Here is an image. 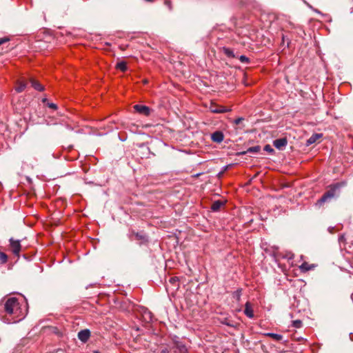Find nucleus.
Returning <instances> with one entry per match:
<instances>
[{
	"instance_id": "1",
	"label": "nucleus",
	"mask_w": 353,
	"mask_h": 353,
	"mask_svg": "<svg viewBox=\"0 0 353 353\" xmlns=\"http://www.w3.org/2000/svg\"><path fill=\"white\" fill-rule=\"evenodd\" d=\"M3 312L7 323H17L25 318L28 312V304L23 301H19L16 297H9L5 299Z\"/></svg>"
},
{
	"instance_id": "2",
	"label": "nucleus",
	"mask_w": 353,
	"mask_h": 353,
	"mask_svg": "<svg viewBox=\"0 0 353 353\" xmlns=\"http://www.w3.org/2000/svg\"><path fill=\"white\" fill-rule=\"evenodd\" d=\"M341 186L342 184L340 183H336L329 185L327 187L328 190L317 201V204L322 205L324 203L330 201L332 199L337 196L339 193V189Z\"/></svg>"
},
{
	"instance_id": "3",
	"label": "nucleus",
	"mask_w": 353,
	"mask_h": 353,
	"mask_svg": "<svg viewBox=\"0 0 353 353\" xmlns=\"http://www.w3.org/2000/svg\"><path fill=\"white\" fill-rule=\"evenodd\" d=\"M10 248L11 252L17 257H19L21 250V245L19 240H14L13 238L10 239Z\"/></svg>"
},
{
	"instance_id": "4",
	"label": "nucleus",
	"mask_w": 353,
	"mask_h": 353,
	"mask_svg": "<svg viewBox=\"0 0 353 353\" xmlns=\"http://www.w3.org/2000/svg\"><path fill=\"white\" fill-rule=\"evenodd\" d=\"M210 110L213 113H225L230 112L231 109L214 103H211Z\"/></svg>"
},
{
	"instance_id": "5",
	"label": "nucleus",
	"mask_w": 353,
	"mask_h": 353,
	"mask_svg": "<svg viewBox=\"0 0 353 353\" xmlns=\"http://www.w3.org/2000/svg\"><path fill=\"white\" fill-rule=\"evenodd\" d=\"M90 335V331L88 329H84L79 332L78 338L81 342L86 343L89 340Z\"/></svg>"
},
{
	"instance_id": "6",
	"label": "nucleus",
	"mask_w": 353,
	"mask_h": 353,
	"mask_svg": "<svg viewBox=\"0 0 353 353\" xmlns=\"http://www.w3.org/2000/svg\"><path fill=\"white\" fill-rule=\"evenodd\" d=\"M134 110L139 114L149 116L150 114V109L149 107L143 105H135L134 106Z\"/></svg>"
},
{
	"instance_id": "7",
	"label": "nucleus",
	"mask_w": 353,
	"mask_h": 353,
	"mask_svg": "<svg viewBox=\"0 0 353 353\" xmlns=\"http://www.w3.org/2000/svg\"><path fill=\"white\" fill-rule=\"evenodd\" d=\"M287 143L286 138L277 139L273 141L274 146L279 150H283L287 145Z\"/></svg>"
},
{
	"instance_id": "8",
	"label": "nucleus",
	"mask_w": 353,
	"mask_h": 353,
	"mask_svg": "<svg viewBox=\"0 0 353 353\" xmlns=\"http://www.w3.org/2000/svg\"><path fill=\"white\" fill-rule=\"evenodd\" d=\"M211 139L214 142L219 143L223 141L224 135L222 132L216 131L212 134Z\"/></svg>"
},
{
	"instance_id": "9",
	"label": "nucleus",
	"mask_w": 353,
	"mask_h": 353,
	"mask_svg": "<svg viewBox=\"0 0 353 353\" xmlns=\"http://www.w3.org/2000/svg\"><path fill=\"white\" fill-rule=\"evenodd\" d=\"M244 314L250 319H252L254 316L252 305L248 301L245 304Z\"/></svg>"
},
{
	"instance_id": "10",
	"label": "nucleus",
	"mask_w": 353,
	"mask_h": 353,
	"mask_svg": "<svg viewBox=\"0 0 353 353\" xmlns=\"http://www.w3.org/2000/svg\"><path fill=\"white\" fill-rule=\"evenodd\" d=\"M315 268L314 264H310L307 262H303L300 266L299 269L301 272H307L310 270H313Z\"/></svg>"
},
{
	"instance_id": "11",
	"label": "nucleus",
	"mask_w": 353,
	"mask_h": 353,
	"mask_svg": "<svg viewBox=\"0 0 353 353\" xmlns=\"http://www.w3.org/2000/svg\"><path fill=\"white\" fill-rule=\"evenodd\" d=\"M26 85L27 83L25 81L20 80L17 82L15 90L17 92H21L25 90Z\"/></svg>"
},
{
	"instance_id": "12",
	"label": "nucleus",
	"mask_w": 353,
	"mask_h": 353,
	"mask_svg": "<svg viewBox=\"0 0 353 353\" xmlns=\"http://www.w3.org/2000/svg\"><path fill=\"white\" fill-rule=\"evenodd\" d=\"M30 83H31L32 86L35 90H37L38 91H43L44 90V87L41 84H40L37 81H36L33 79H31Z\"/></svg>"
},
{
	"instance_id": "13",
	"label": "nucleus",
	"mask_w": 353,
	"mask_h": 353,
	"mask_svg": "<svg viewBox=\"0 0 353 353\" xmlns=\"http://www.w3.org/2000/svg\"><path fill=\"white\" fill-rule=\"evenodd\" d=\"M223 204L224 203L221 201H216L212 203L211 210L214 212L218 211Z\"/></svg>"
},
{
	"instance_id": "14",
	"label": "nucleus",
	"mask_w": 353,
	"mask_h": 353,
	"mask_svg": "<svg viewBox=\"0 0 353 353\" xmlns=\"http://www.w3.org/2000/svg\"><path fill=\"white\" fill-rule=\"evenodd\" d=\"M265 336L272 338V339L280 341L283 339V336L279 334H274V333H266L265 334Z\"/></svg>"
},
{
	"instance_id": "15",
	"label": "nucleus",
	"mask_w": 353,
	"mask_h": 353,
	"mask_svg": "<svg viewBox=\"0 0 353 353\" xmlns=\"http://www.w3.org/2000/svg\"><path fill=\"white\" fill-rule=\"evenodd\" d=\"M116 68L122 72H125L128 69L127 64L125 61H120L117 63Z\"/></svg>"
},
{
	"instance_id": "16",
	"label": "nucleus",
	"mask_w": 353,
	"mask_h": 353,
	"mask_svg": "<svg viewBox=\"0 0 353 353\" xmlns=\"http://www.w3.org/2000/svg\"><path fill=\"white\" fill-rule=\"evenodd\" d=\"M261 150V147L259 145H256L253 147L249 148L245 152H243V154L247 153H257Z\"/></svg>"
},
{
	"instance_id": "17",
	"label": "nucleus",
	"mask_w": 353,
	"mask_h": 353,
	"mask_svg": "<svg viewBox=\"0 0 353 353\" xmlns=\"http://www.w3.org/2000/svg\"><path fill=\"white\" fill-rule=\"evenodd\" d=\"M223 51L224 52V54L228 57H230V58H234L235 57V55L234 54V52L228 48H223Z\"/></svg>"
},
{
	"instance_id": "18",
	"label": "nucleus",
	"mask_w": 353,
	"mask_h": 353,
	"mask_svg": "<svg viewBox=\"0 0 353 353\" xmlns=\"http://www.w3.org/2000/svg\"><path fill=\"white\" fill-rule=\"evenodd\" d=\"M321 134H313L310 139L307 141V144L310 145L314 143L319 138L321 137Z\"/></svg>"
},
{
	"instance_id": "19",
	"label": "nucleus",
	"mask_w": 353,
	"mask_h": 353,
	"mask_svg": "<svg viewBox=\"0 0 353 353\" xmlns=\"http://www.w3.org/2000/svg\"><path fill=\"white\" fill-rule=\"evenodd\" d=\"M8 255L6 253L0 251V264L6 263L8 261Z\"/></svg>"
},
{
	"instance_id": "20",
	"label": "nucleus",
	"mask_w": 353,
	"mask_h": 353,
	"mask_svg": "<svg viewBox=\"0 0 353 353\" xmlns=\"http://www.w3.org/2000/svg\"><path fill=\"white\" fill-rule=\"evenodd\" d=\"M242 294V289L239 288L233 293V297L236 299L237 301H239L241 300Z\"/></svg>"
},
{
	"instance_id": "21",
	"label": "nucleus",
	"mask_w": 353,
	"mask_h": 353,
	"mask_svg": "<svg viewBox=\"0 0 353 353\" xmlns=\"http://www.w3.org/2000/svg\"><path fill=\"white\" fill-rule=\"evenodd\" d=\"M302 321L301 320H295L292 321V326L295 328H300L302 327Z\"/></svg>"
},
{
	"instance_id": "22",
	"label": "nucleus",
	"mask_w": 353,
	"mask_h": 353,
	"mask_svg": "<svg viewBox=\"0 0 353 353\" xmlns=\"http://www.w3.org/2000/svg\"><path fill=\"white\" fill-rule=\"evenodd\" d=\"M239 60L241 62L244 63H248L250 62V59L245 55H241L239 57Z\"/></svg>"
},
{
	"instance_id": "23",
	"label": "nucleus",
	"mask_w": 353,
	"mask_h": 353,
	"mask_svg": "<svg viewBox=\"0 0 353 353\" xmlns=\"http://www.w3.org/2000/svg\"><path fill=\"white\" fill-rule=\"evenodd\" d=\"M178 349L180 352V353H186L187 352V348L184 345H179Z\"/></svg>"
},
{
	"instance_id": "24",
	"label": "nucleus",
	"mask_w": 353,
	"mask_h": 353,
	"mask_svg": "<svg viewBox=\"0 0 353 353\" xmlns=\"http://www.w3.org/2000/svg\"><path fill=\"white\" fill-rule=\"evenodd\" d=\"M264 150H265V151H267V152H268L270 153L274 152V150L272 149V148L270 145H265Z\"/></svg>"
},
{
	"instance_id": "25",
	"label": "nucleus",
	"mask_w": 353,
	"mask_h": 353,
	"mask_svg": "<svg viewBox=\"0 0 353 353\" xmlns=\"http://www.w3.org/2000/svg\"><path fill=\"white\" fill-rule=\"evenodd\" d=\"M47 105L50 108H52L53 110H57V105L55 104V103H48Z\"/></svg>"
},
{
	"instance_id": "26",
	"label": "nucleus",
	"mask_w": 353,
	"mask_h": 353,
	"mask_svg": "<svg viewBox=\"0 0 353 353\" xmlns=\"http://www.w3.org/2000/svg\"><path fill=\"white\" fill-rule=\"evenodd\" d=\"M10 41V39L8 37H3L0 39V46L6 42H8Z\"/></svg>"
},
{
	"instance_id": "27",
	"label": "nucleus",
	"mask_w": 353,
	"mask_h": 353,
	"mask_svg": "<svg viewBox=\"0 0 353 353\" xmlns=\"http://www.w3.org/2000/svg\"><path fill=\"white\" fill-rule=\"evenodd\" d=\"M178 281V279L176 277H172L170 279V282L171 283H175L176 282Z\"/></svg>"
},
{
	"instance_id": "28",
	"label": "nucleus",
	"mask_w": 353,
	"mask_h": 353,
	"mask_svg": "<svg viewBox=\"0 0 353 353\" xmlns=\"http://www.w3.org/2000/svg\"><path fill=\"white\" fill-rule=\"evenodd\" d=\"M165 5H167V6L169 8V9L172 8L171 2L169 0H165Z\"/></svg>"
},
{
	"instance_id": "29",
	"label": "nucleus",
	"mask_w": 353,
	"mask_h": 353,
	"mask_svg": "<svg viewBox=\"0 0 353 353\" xmlns=\"http://www.w3.org/2000/svg\"><path fill=\"white\" fill-rule=\"evenodd\" d=\"M241 120H242V119H241V118H239V119H237L235 121L236 124H239V123L241 122Z\"/></svg>"
},
{
	"instance_id": "30",
	"label": "nucleus",
	"mask_w": 353,
	"mask_h": 353,
	"mask_svg": "<svg viewBox=\"0 0 353 353\" xmlns=\"http://www.w3.org/2000/svg\"><path fill=\"white\" fill-rule=\"evenodd\" d=\"M137 237H139V238H140V239H142V238H143V237H142V236H139L138 234H137Z\"/></svg>"
},
{
	"instance_id": "31",
	"label": "nucleus",
	"mask_w": 353,
	"mask_h": 353,
	"mask_svg": "<svg viewBox=\"0 0 353 353\" xmlns=\"http://www.w3.org/2000/svg\"><path fill=\"white\" fill-rule=\"evenodd\" d=\"M46 101H47V99H43V103H45V102H46Z\"/></svg>"
},
{
	"instance_id": "32",
	"label": "nucleus",
	"mask_w": 353,
	"mask_h": 353,
	"mask_svg": "<svg viewBox=\"0 0 353 353\" xmlns=\"http://www.w3.org/2000/svg\"><path fill=\"white\" fill-rule=\"evenodd\" d=\"M93 353H100V352L99 351H97V350H95V351L93 352Z\"/></svg>"
},
{
	"instance_id": "33",
	"label": "nucleus",
	"mask_w": 353,
	"mask_h": 353,
	"mask_svg": "<svg viewBox=\"0 0 353 353\" xmlns=\"http://www.w3.org/2000/svg\"><path fill=\"white\" fill-rule=\"evenodd\" d=\"M199 175H200V174H197L194 176H199Z\"/></svg>"
}]
</instances>
